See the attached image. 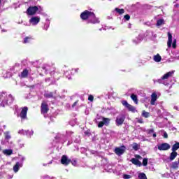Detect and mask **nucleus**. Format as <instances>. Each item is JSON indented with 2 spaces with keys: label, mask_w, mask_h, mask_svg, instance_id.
<instances>
[{
  "label": "nucleus",
  "mask_w": 179,
  "mask_h": 179,
  "mask_svg": "<svg viewBox=\"0 0 179 179\" xmlns=\"http://www.w3.org/2000/svg\"><path fill=\"white\" fill-rule=\"evenodd\" d=\"M80 17L83 20H88V23H92L95 24V23H100V20L99 18L96 17L94 13L85 10L83 13L80 14Z\"/></svg>",
  "instance_id": "1"
},
{
  "label": "nucleus",
  "mask_w": 179,
  "mask_h": 179,
  "mask_svg": "<svg viewBox=\"0 0 179 179\" xmlns=\"http://www.w3.org/2000/svg\"><path fill=\"white\" fill-rule=\"evenodd\" d=\"M13 100L15 98L10 94H8L6 92H2L0 94V101L1 107H6V106H10L12 103H13Z\"/></svg>",
  "instance_id": "2"
},
{
  "label": "nucleus",
  "mask_w": 179,
  "mask_h": 179,
  "mask_svg": "<svg viewBox=\"0 0 179 179\" xmlns=\"http://www.w3.org/2000/svg\"><path fill=\"white\" fill-rule=\"evenodd\" d=\"M173 75H174V71L166 73L157 80L158 83H161L162 85H164L165 86H167L169 85V83L166 80L167 79H169V78H171Z\"/></svg>",
  "instance_id": "3"
},
{
  "label": "nucleus",
  "mask_w": 179,
  "mask_h": 179,
  "mask_svg": "<svg viewBox=\"0 0 179 179\" xmlns=\"http://www.w3.org/2000/svg\"><path fill=\"white\" fill-rule=\"evenodd\" d=\"M29 108L27 107L22 108L20 113L18 115L20 117L21 122H23V121H25V120H27V111Z\"/></svg>",
  "instance_id": "4"
},
{
  "label": "nucleus",
  "mask_w": 179,
  "mask_h": 179,
  "mask_svg": "<svg viewBox=\"0 0 179 179\" xmlns=\"http://www.w3.org/2000/svg\"><path fill=\"white\" fill-rule=\"evenodd\" d=\"M37 10H38V7L36 6H30L27 8L26 13L29 16H33V15L37 13Z\"/></svg>",
  "instance_id": "5"
},
{
  "label": "nucleus",
  "mask_w": 179,
  "mask_h": 179,
  "mask_svg": "<svg viewBox=\"0 0 179 179\" xmlns=\"http://www.w3.org/2000/svg\"><path fill=\"white\" fill-rule=\"evenodd\" d=\"M40 17L38 16H33L29 19V24L31 26H37L38 23H40Z\"/></svg>",
  "instance_id": "6"
},
{
  "label": "nucleus",
  "mask_w": 179,
  "mask_h": 179,
  "mask_svg": "<svg viewBox=\"0 0 179 179\" xmlns=\"http://www.w3.org/2000/svg\"><path fill=\"white\" fill-rule=\"evenodd\" d=\"M110 121H111V120L106 117H102V121L99 122L98 127L103 128L104 125H108L110 124Z\"/></svg>",
  "instance_id": "7"
},
{
  "label": "nucleus",
  "mask_w": 179,
  "mask_h": 179,
  "mask_svg": "<svg viewBox=\"0 0 179 179\" xmlns=\"http://www.w3.org/2000/svg\"><path fill=\"white\" fill-rule=\"evenodd\" d=\"M122 103L124 106V107L128 108V110L129 111H131L132 113H135V111H136V109L135 108V107L132 106L131 104L128 103V101H122Z\"/></svg>",
  "instance_id": "8"
},
{
  "label": "nucleus",
  "mask_w": 179,
  "mask_h": 179,
  "mask_svg": "<svg viewBox=\"0 0 179 179\" xmlns=\"http://www.w3.org/2000/svg\"><path fill=\"white\" fill-rule=\"evenodd\" d=\"M157 148L159 150H169L171 146H170V144L167 143H163L159 144L157 145Z\"/></svg>",
  "instance_id": "9"
},
{
  "label": "nucleus",
  "mask_w": 179,
  "mask_h": 179,
  "mask_svg": "<svg viewBox=\"0 0 179 179\" xmlns=\"http://www.w3.org/2000/svg\"><path fill=\"white\" fill-rule=\"evenodd\" d=\"M125 120V116L124 115H120L116 118V124L120 126L124 124V121Z\"/></svg>",
  "instance_id": "10"
},
{
  "label": "nucleus",
  "mask_w": 179,
  "mask_h": 179,
  "mask_svg": "<svg viewBox=\"0 0 179 179\" xmlns=\"http://www.w3.org/2000/svg\"><path fill=\"white\" fill-rule=\"evenodd\" d=\"M124 152H125V146H122L121 148H115V153L117 156H121L122 155H124Z\"/></svg>",
  "instance_id": "11"
},
{
  "label": "nucleus",
  "mask_w": 179,
  "mask_h": 179,
  "mask_svg": "<svg viewBox=\"0 0 179 179\" xmlns=\"http://www.w3.org/2000/svg\"><path fill=\"white\" fill-rule=\"evenodd\" d=\"M41 111L42 114H47L48 113V105L44 101L41 103Z\"/></svg>",
  "instance_id": "12"
},
{
  "label": "nucleus",
  "mask_w": 179,
  "mask_h": 179,
  "mask_svg": "<svg viewBox=\"0 0 179 179\" xmlns=\"http://www.w3.org/2000/svg\"><path fill=\"white\" fill-rule=\"evenodd\" d=\"M61 163L64 166H68V164L71 163V159H69L66 155H63L61 159Z\"/></svg>",
  "instance_id": "13"
},
{
  "label": "nucleus",
  "mask_w": 179,
  "mask_h": 179,
  "mask_svg": "<svg viewBox=\"0 0 179 179\" xmlns=\"http://www.w3.org/2000/svg\"><path fill=\"white\" fill-rule=\"evenodd\" d=\"M142 40H143V36L142 35H138V37L132 39V43L134 45H138V44L142 42Z\"/></svg>",
  "instance_id": "14"
},
{
  "label": "nucleus",
  "mask_w": 179,
  "mask_h": 179,
  "mask_svg": "<svg viewBox=\"0 0 179 179\" xmlns=\"http://www.w3.org/2000/svg\"><path fill=\"white\" fill-rule=\"evenodd\" d=\"M157 100V94H156V92H154L151 95V101H150L151 106H155L156 104Z\"/></svg>",
  "instance_id": "15"
},
{
  "label": "nucleus",
  "mask_w": 179,
  "mask_h": 179,
  "mask_svg": "<svg viewBox=\"0 0 179 179\" xmlns=\"http://www.w3.org/2000/svg\"><path fill=\"white\" fill-rule=\"evenodd\" d=\"M171 44H173V35H171V33L169 32L167 42L168 47H171Z\"/></svg>",
  "instance_id": "16"
},
{
  "label": "nucleus",
  "mask_w": 179,
  "mask_h": 179,
  "mask_svg": "<svg viewBox=\"0 0 179 179\" xmlns=\"http://www.w3.org/2000/svg\"><path fill=\"white\" fill-rule=\"evenodd\" d=\"M131 162L133 164H135V166H138V167H141L142 166V162L136 159V158H132L131 159Z\"/></svg>",
  "instance_id": "17"
},
{
  "label": "nucleus",
  "mask_w": 179,
  "mask_h": 179,
  "mask_svg": "<svg viewBox=\"0 0 179 179\" xmlns=\"http://www.w3.org/2000/svg\"><path fill=\"white\" fill-rule=\"evenodd\" d=\"M31 41H33V38H31V36H27L24 38L23 43L27 44L29 43H31Z\"/></svg>",
  "instance_id": "18"
},
{
  "label": "nucleus",
  "mask_w": 179,
  "mask_h": 179,
  "mask_svg": "<svg viewBox=\"0 0 179 179\" xmlns=\"http://www.w3.org/2000/svg\"><path fill=\"white\" fill-rule=\"evenodd\" d=\"M177 152L176 151H172V152L170 155L169 159L171 160V162H173V160H174V159H176V157H177Z\"/></svg>",
  "instance_id": "19"
},
{
  "label": "nucleus",
  "mask_w": 179,
  "mask_h": 179,
  "mask_svg": "<svg viewBox=\"0 0 179 179\" xmlns=\"http://www.w3.org/2000/svg\"><path fill=\"white\" fill-rule=\"evenodd\" d=\"M22 164L17 162L15 165L13 166V170L15 173H17V171H19V167H22Z\"/></svg>",
  "instance_id": "20"
},
{
  "label": "nucleus",
  "mask_w": 179,
  "mask_h": 179,
  "mask_svg": "<svg viewBox=\"0 0 179 179\" xmlns=\"http://www.w3.org/2000/svg\"><path fill=\"white\" fill-rule=\"evenodd\" d=\"M179 149V143L176 142L171 148L172 152H177V150H178Z\"/></svg>",
  "instance_id": "21"
},
{
  "label": "nucleus",
  "mask_w": 179,
  "mask_h": 179,
  "mask_svg": "<svg viewBox=\"0 0 179 179\" xmlns=\"http://www.w3.org/2000/svg\"><path fill=\"white\" fill-rule=\"evenodd\" d=\"M3 155H6V156H10V155H13V150H3Z\"/></svg>",
  "instance_id": "22"
},
{
  "label": "nucleus",
  "mask_w": 179,
  "mask_h": 179,
  "mask_svg": "<svg viewBox=\"0 0 179 179\" xmlns=\"http://www.w3.org/2000/svg\"><path fill=\"white\" fill-rule=\"evenodd\" d=\"M153 59L155 61V62H160V61H162V57L160 55L157 54V55L154 56Z\"/></svg>",
  "instance_id": "23"
},
{
  "label": "nucleus",
  "mask_w": 179,
  "mask_h": 179,
  "mask_svg": "<svg viewBox=\"0 0 179 179\" xmlns=\"http://www.w3.org/2000/svg\"><path fill=\"white\" fill-rule=\"evenodd\" d=\"M27 75H29V71L27 69H24L21 73V78H27Z\"/></svg>",
  "instance_id": "24"
},
{
  "label": "nucleus",
  "mask_w": 179,
  "mask_h": 179,
  "mask_svg": "<svg viewBox=\"0 0 179 179\" xmlns=\"http://www.w3.org/2000/svg\"><path fill=\"white\" fill-rule=\"evenodd\" d=\"M164 24V20L162 18L157 20V26H162Z\"/></svg>",
  "instance_id": "25"
},
{
  "label": "nucleus",
  "mask_w": 179,
  "mask_h": 179,
  "mask_svg": "<svg viewBox=\"0 0 179 179\" xmlns=\"http://www.w3.org/2000/svg\"><path fill=\"white\" fill-rule=\"evenodd\" d=\"M131 100H133V101H134L136 104H138V96L136 95H135L134 94H132L131 95Z\"/></svg>",
  "instance_id": "26"
},
{
  "label": "nucleus",
  "mask_w": 179,
  "mask_h": 179,
  "mask_svg": "<svg viewBox=\"0 0 179 179\" xmlns=\"http://www.w3.org/2000/svg\"><path fill=\"white\" fill-rule=\"evenodd\" d=\"M4 135H5V139L6 141H9V139H10L11 136H10V132L9 131H6L4 132Z\"/></svg>",
  "instance_id": "27"
},
{
  "label": "nucleus",
  "mask_w": 179,
  "mask_h": 179,
  "mask_svg": "<svg viewBox=\"0 0 179 179\" xmlns=\"http://www.w3.org/2000/svg\"><path fill=\"white\" fill-rule=\"evenodd\" d=\"M115 12H117V13H118L119 15H122L124 13V12H125V10L124 9H120L118 8H115Z\"/></svg>",
  "instance_id": "28"
},
{
  "label": "nucleus",
  "mask_w": 179,
  "mask_h": 179,
  "mask_svg": "<svg viewBox=\"0 0 179 179\" xmlns=\"http://www.w3.org/2000/svg\"><path fill=\"white\" fill-rule=\"evenodd\" d=\"M139 144L136 143H134L133 144H131V147L134 150H138L139 149Z\"/></svg>",
  "instance_id": "29"
},
{
  "label": "nucleus",
  "mask_w": 179,
  "mask_h": 179,
  "mask_svg": "<svg viewBox=\"0 0 179 179\" xmlns=\"http://www.w3.org/2000/svg\"><path fill=\"white\" fill-rule=\"evenodd\" d=\"M44 96L47 98V99H50L51 97H54V95L52 94V92H45L44 94Z\"/></svg>",
  "instance_id": "30"
},
{
  "label": "nucleus",
  "mask_w": 179,
  "mask_h": 179,
  "mask_svg": "<svg viewBox=\"0 0 179 179\" xmlns=\"http://www.w3.org/2000/svg\"><path fill=\"white\" fill-rule=\"evenodd\" d=\"M73 134V132H72L71 131H67L66 133V139H69V138H71Z\"/></svg>",
  "instance_id": "31"
},
{
  "label": "nucleus",
  "mask_w": 179,
  "mask_h": 179,
  "mask_svg": "<svg viewBox=\"0 0 179 179\" xmlns=\"http://www.w3.org/2000/svg\"><path fill=\"white\" fill-rule=\"evenodd\" d=\"M148 134H149L150 135L152 134H152L153 138H156V136H157V135L156 134V133H155V130H153L152 129L148 130Z\"/></svg>",
  "instance_id": "32"
},
{
  "label": "nucleus",
  "mask_w": 179,
  "mask_h": 179,
  "mask_svg": "<svg viewBox=\"0 0 179 179\" xmlns=\"http://www.w3.org/2000/svg\"><path fill=\"white\" fill-rule=\"evenodd\" d=\"M33 134H34V131H33V130L25 131V135H27V136H31Z\"/></svg>",
  "instance_id": "33"
},
{
  "label": "nucleus",
  "mask_w": 179,
  "mask_h": 179,
  "mask_svg": "<svg viewBox=\"0 0 179 179\" xmlns=\"http://www.w3.org/2000/svg\"><path fill=\"white\" fill-rule=\"evenodd\" d=\"M142 115L143 117H145V118H149V113L145 110H143Z\"/></svg>",
  "instance_id": "34"
},
{
  "label": "nucleus",
  "mask_w": 179,
  "mask_h": 179,
  "mask_svg": "<svg viewBox=\"0 0 179 179\" xmlns=\"http://www.w3.org/2000/svg\"><path fill=\"white\" fill-rule=\"evenodd\" d=\"M179 163L177 162H175L172 164L173 169H178V168Z\"/></svg>",
  "instance_id": "35"
},
{
  "label": "nucleus",
  "mask_w": 179,
  "mask_h": 179,
  "mask_svg": "<svg viewBox=\"0 0 179 179\" xmlns=\"http://www.w3.org/2000/svg\"><path fill=\"white\" fill-rule=\"evenodd\" d=\"M143 166H148V158H144L143 159Z\"/></svg>",
  "instance_id": "36"
},
{
  "label": "nucleus",
  "mask_w": 179,
  "mask_h": 179,
  "mask_svg": "<svg viewBox=\"0 0 179 179\" xmlns=\"http://www.w3.org/2000/svg\"><path fill=\"white\" fill-rule=\"evenodd\" d=\"M123 178L124 179H130V178H132V176L131 175L124 174V175H123Z\"/></svg>",
  "instance_id": "37"
},
{
  "label": "nucleus",
  "mask_w": 179,
  "mask_h": 179,
  "mask_svg": "<svg viewBox=\"0 0 179 179\" xmlns=\"http://www.w3.org/2000/svg\"><path fill=\"white\" fill-rule=\"evenodd\" d=\"M18 134H20V135H26V131H24V129L19 130Z\"/></svg>",
  "instance_id": "38"
},
{
  "label": "nucleus",
  "mask_w": 179,
  "mask_h": 179,
  "mask_svg": "<svg viewBox=\"0 0 179 179\" xmlns=\"http://www.w3.org/2000/svg\"><path fill=\"white\" fill-rule=\"evenodd\" d=\"M64 138V136L62 134H57L55 137V139H62Z\"/></svg>",
  "instance_id": "39"
},
{
  "label": "nucleus",
  "mask_w": 179,
  "mask_h": 179,
  "mask_svg": "<svg viewBox=\"0 0 179 179\" xmlns=\"http://www.w3.org/2000/svg\"><path fill=\"white\" fill-rule=\"evenodd\" d=\"M176 44H177V40L174 39V40H173V43H172V47H173V48H176Z\"/></svg>",
  "instance_id": "40"
},
{
  "label": "nucleus",
  "mask_w": 179,
  "mask_h": 179,
  "mask_svg": "<svg viewBox=\"0 0 179 179\" xmlns=\"http://www.w3.org/2000/svg\"><path fill=\"white\" fill-rule=\"evenodd\" d=\"M18 145H19L20 148H23L24 146V144L23 143V142L22 141H18Z\"/></svg>",
  "instance_id": "41"
},
{
  "label": "nucleus",
  "mask_w": 179,
  "mask_h": 179,
  "mask_svg": "<svg viewBox=\"0 0 179 179\" xmlns=\"http://www.w3.org/2000/svg\"><path fill=\"white\" fill-rule=\"evenodd\" d=\"M88 100H89L90 101H93V100H94V97L93 96V95H90V96H88Z\"/></svg>",
  "instance_id": "42"
},
{
  "label": "nucleus",
  "mask_w": 179,
  "mask_h": 179,
  "mask_svg": "<svg viewBox=\"0 0 179 179\" xmlns=\"http://www.w3.org/2000/svg\"><path fill=\"white\" fill-rule=\"evenodd\" d=\"M164 138L165 139H167V138H169V134H167V132L164 131V135H163Z\"/></svg>",
  "instance_id": "43"
},
{
  "label": "nucleus",
  "mask_w": 179,
  "mask_h": 179,
  "mask_svg": "<svg viewBox=\"0 0 179 179\" xmlns=\"http://www.w3.org/2000/svg\"><path fill=\"white\" fill-rule=\"evenodd\" d=\"M48 27H50V25L48 24H45L43 27V30H48Z\"/></svg>",
  "instance_id": "44"
},
{
  "label": "nucleus",
  "mask_w": 179,
  "mask_h": 179,
  "mask_svg": "<svg viewBox=\"0 0 179 179\" xmlns=\"http://www.w3.org/2000/svg\"><path fill=\"white\" fill-rule=\"evenodd\" d=\"M124 19L126 20H129V19H131V17L129 16V15H124Z\"/></svg>",
  "instance_id": "45"
},
{
  "label": "nucleus",
  "mask_w": 179,
  "mask_h": 179,
  "mask_svg": "<svg viewBox=\"0 0 179 179\" xmlns=\"http://www.w3.org/2000/svg\"><path fill=\"white\" fill-rule=\"evenodd\" d=\"M135 157L136 159H139L140 160H142V157L139 155H136Z\"/></svg>",
  "instance_id": "46"
},
{
  "label": "nucleus",
  "mask_w": 179,
  "mask_h": 179,
  "mask_svg": "<svg viewBox=\"0 0 179 179\" xmlns=\"http://www.w3.org/2000/svg\"><path fill=\"white\" fill-rule=\"evenodd\" d=\"M70 163H71L73 166H76L77 164L76 160L71 161Z\"/></svg>",
  "instance_id": "47"
},
{
  "label": "nucleus",
  "mask_w": 179,
  "mask_h": 179,
  "mask_svg": "<svg viewBox=\"0 0 179 179\" xmlns=\"http://www.w3.org/2000/svg\"><path fill=\"white\" fill-rule=\"evenodd\" d=\"M85 134L86 135H87V136H90V131H87L85 132Z\"/></svg>",
  "instance_id": "48"
},
{
  "label": "nucleus",
  "mask_w": 179,
  "mask_h": 179,
  "mask_svg": "<svg viewBox=\"0 0 179 179\" xmlns=\"http://www.w3.org/2000/svg\"><path fill=\"white\" fill-rule=\"evenodd\" d=\"M138 122L139 124H143V120L142 119L138 120Z\"/></svg>",
  "instance_id": "49"
},
{
  "label": "nucleus",
  "mask_w": 179,
  "mask_h": 179,
  "mask_svg": "<svg viewBox=\"0 0 179 179\" xmlns=\"http://www.w3.org/2000/svg\"><path fill=\"white\" fill-rule=\"evenodd\" d=\"M78 104V101L74 102V103L72 105V107H75Z\"/></svg>",
  "instance_id": "50"
},
{
  "label": "nucleus",
  "mask_w": 179,
  "mask_h": 179,
  "mask_svg": "<svg viewBox=\"0 0 179 179\" xmlns=\"http://www.w3.org/2000/svg\"><path fill=\"white\" fill-rule=\"evenodd\" d=\"M65 75H66V78H68V79H71V76H68V72H66Z\"/></svg>",
  "instance_id": "51"
},
{
  "label": "nucleus",
  "mask_w": 179,
  "mask_h": 179,
  "mask_svg": "<svg viewBox=\"0 0 179 179\" xmlns=\"http://www.w3.org/2000/svg\"><path fill=\"white\" fill-rule=\"evenodd\" d=\"M174 109L177 110L178 111H179V107L178 106H174Z\"/></svg>",
  "instance_id": "52"
},
{
  "label": "nucleus",
  "mask_w": 179,
  "mask_h": 179,
  "mask_svg": "<svg viewBox=\"0 0 179 179\" xmlns=\"http://www.w3.org/2000/svg\"><path fill=\"white\" fill-rule=\"evenodd\" d=\"M21 160H22V162H24V160H25L24 157H22L21 158Z\"/></svg>",
  "instance_id": "53"
},
{
  "label": "nucleus",
  "mask_w": 179,
  "mask_h": 179,
  "mask_svg": "<svg viewBox=\"0 0 179 179\" xmlns=\"http://www.w3.org/2000/svg\"><path fill=\"white\" fill-rule=\"evenodd\" d=\"M74 142H76V143H79V140H76Z\"/></svg>",
  "instance_id": "54"
},
{
  "label": "nucleus",
  "mask_w": 179,
  "mask_h": 179,
  "mask_svg": "<svg viewBox=\"0 0 179 179\" xmlns=\"http://www.w3.org/2000/svg\"><path fill=\"white\" fill-rule=\"evenodd\" d=\"M74 71L75 72H78V71H79V69H75Z\"/></svg>",
  "instance_id": "55"
},
{
  "label": "nucleus",
  "mask_w": 179,
  "mask_h": 179,
  "mask_svg": "<svg viewBox=\"0 0 179 179\" xmlns=\"http://www.w3.org/2000/svg\"><path fill=\"white\" fill-rule=\"evenodd\" d=\"M176 58L177 59H179V56H176Z\"/></svg>",
  "instance_id": "56"
},
{
  "label": "nucleus",
  "mask_w": 179,
  "mask_h": 179,
  "mask_svg": "<svg viewBox=\"0 0 179 179\" xmlns=\"http://www.w3.org/2000/svg\"><path fill=\"white\" fill-rule=\"evenodd\" d=\"M67 145H71V142L69 141V143H68Z\"/></svg>",
  "instance_id": "57"
},
{
  "label": "nucleus",
  "mask_w": 179,
  "mask_h": 179,
  "mask_svg": "<svg viewBox=\"0 0 179 179\" xmlns=\"http://www.w3.org/2000/svg\"><path fill=\"white\" fill-rule=\"evenodd\" d=\"M1 3H2V0H0V5H1Z\"/></svg>",
  "instance_id": "58"
},
{
  "label": "nucleus",
  "mask_w": 179,
  "mask_h": 179,
  "mask_svg": "<svg viewBox=\"0 0 179 179\" xmlns=\"http://www.w3.org/2000/svg\"><path fill=\"white\" fill-rule=\"evenodd\" d=\"M1 150H2V148H1V147H0V151H1Z\"/></svg>",
  "instance_id": "59"
},
{
  "label": "nucleus",
  "mask_w": 179,
  "mask_h": 179,
  "mask_svg": "<svg viewBox=\"0 0 179 179\" xmlns=\"http://www.w3.org/2000/svg\"><path fill=\"white\" fill-rule=\"evenodd\" d=\"M43 68V69H45V67H42Z\"/></svg>",
  "instance_id": "60"
},
{
  "label": "nucleus",
  "mask_w": 179,
  "mask_h": 179,
  "mask_svg": "<svg viewBox=\"0 0 179 179\" xmlns=\"http://www.w3.org/2000/svg\"><path fill=\"white\" fill-rule=\"evenodd\" d=\"M178 164H179V158H178Z\"/></svg>",
  "instance_id": "61"
}]
</instances>
